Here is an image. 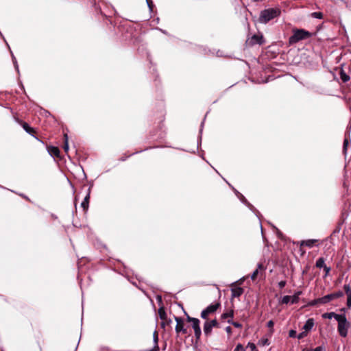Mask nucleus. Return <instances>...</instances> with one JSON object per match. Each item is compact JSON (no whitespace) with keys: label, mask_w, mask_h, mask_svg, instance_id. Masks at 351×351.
Returning a JSON list of instances; mask_svg holds the SVG:
<instances>
[{"label":"nucleus","mask_w":351,"mask_h":351,"mask_svg":"<svg viewBox=\"0 0 351 351\" xmlns=\"http://www.w3.org/2000/svg\"><path fill=\"white\" fill-rule=\"evenodd\" d=\"M262 344L263 346H265V345H269V341L267 339H262Z\"/></svg>","instance_id":"79ce46f5"},{"label":"nucleus","mask_w":351,"mask_h":351,"mask_svg":"<svg viewBox=\"0 0 351 351\" xmlns=\"http://www.w3.org/2000/svg\"><path fill=\"white\" fill-rule=\"evenodd\" d=\"M280 13V9L277 8L265 9L261 11L258 21L261 23H267L269 21L279 16Z\"/></svg>","instance_id":"f03ea898"},{"label":"nucleus","mask_w":351,"mask_h":351,"mask_svg":"<svg viewBox=\"0 0 351 351\" xmlns=\"http://www.w3.org/2000/svg\"><path fill=\"white\" fill-rule=\"evenodd\" d=\"M64 145H63V149L64 150L65 152H68L69 151V143H68V135L66 134H64Z\"/></svg>","instance_id":"5701e85b"},{"label":"nucleus","mask_w":351,"mask_h":351,"mask_svg":"<svg viewBox=\"0 0 351 351\" xmlns=\"http://www.w3.org/2000/svg\"><path fill=\"white\" fill-rule=\"evenodd\" d=\"M291 301V296L285 295L282 298L281 300L282 304H288Z\"/></svg>","instance_id":"c85d7f7f"},{"label":"nucleus","mask_w":351,"mask_h":351,"mask_svg":"<svg viewBox=\"0 0 351 351\" xmlns=\"http://www.w3.org/2000/svg\"><path fill=\"white\" fill-rule=\"evenodd\" d=\"M303 351H324V348L322 346H318L315 348L314 350L305 348L303 350Z\"/></svg>","instance_id":"473e14b6"},{"label":"nucleus","mask_w":351,"mask_h":351,"mask_svg":"<svg viewBox=\"0 0 351 351\" xmlns=\"http://www.w3.org/2000/svg\"><path fill=\"white\" fill-rule=\"evenodd\" d=\"M343 289L347 295V306L351 307V288L349 285H344Z\"/></svg>","instance_id":"9d476101"},{"label":"nucleus","mask_w":351,"mask_h":351,"mask_svg":"<svg viewBox=\"0 0 351 351\" xmlns=\"http://www.w3.org/2000/svg\"><path fill=\"white\" fill-rule=\"evenodd\" d=\"M312 17L322 19L324 17V14L321 12H315L311 14Z\"/></svg>","instance_id":"393cba45"},{"label":"nucleus","mask_w":351,"mask_h":351,"mask_svg":"<svg viewBox=\"0 0 351 351\" xmlns=\"http://www.w3.org/2000/svg\"><path fill=\"white\" fill-rule=\"evenodd\" d=\"M307 335H308V332L304 330V331L299 333V335L297 336V337L298 339H302L306 337L307 336Z\"/></svg>","instance_id":"7c9ffc66"},{"label":"nucleus","mask_w":351,"mask_h":351,"mask_svg":"<svg viewBox=\"0 0 351 351\" xmlns=\"http://www.w3.org/2000/svg\"><path fill=\"white\" fill-rule=\"evenodd\" d=\"M265 269V267L263 266V265L262 263H259L258 265V267L257 269L252 273V276H251V279L252 280H255L257 278V276L258 274V271L259 270H264Z\"/></svg>","instance_id":"2eb2a0df"},{"label":"nucleus","mask_w":351,"mask_h":351,"mask_svg":"<svg viewBox=\"0 0 351 351\" xmlns=\"http://www.w3.org/2000/svg\"><path fill=\"white\" fill-rule=\"evenodd\" d=\"M221 307L219 302H215L208 306L201 313V317L205 320L208 319V317L211 314H214Z\"/></svg>","instance_id":"39448f33"},{"label":"nucleus","mask_w":351,"mask_h":351,"mask_svg":"<svg viewBox=\"0 0 351 351\" xmlns=\"http://www.w3.org/2000/svg\"><path fill=\"white\" fill-rule=\"evenodd\" d=\"M319 242V240L317 239H308V240H303L301 241L300 247V249L303 246L308 247V248L313 247L314 245H317V243Z\"/></svg>","instance_id":"0eeeda50"},{"label":"nucleus","mask_w":351,"mask_h":351,"mask_svg":"<svg viewBox=\"0 0 351 351\" xmlns=\"http://www.w3.org/2000/svg\"><path fill=\"white\" fill-rule=\"evenodd\" d=\"M89 199H90V195L87 194L86 196L84 197L83 202L81 204V206L83 208L84 211H86L88 208Z\"/></svg>","instance_id":"dca6fc26"},{"label":"nucleus","mask_w":351,"mask_h":351,"mask_svg":"<svg viewBox=\"0 0 351 351\" xmlns=\"http://www.w3.org/2000/svg\"><path fill=\"white\" fill-rule=\"evenodd\" d=\"M147 4H148L149 7V8H151V7H152V0H148V1H147Z\"/></svg>","instance_id":"c03bdc74"},{"label":"nucleus","mask_w":351,"mask_h":351,"mask_svg":"<svg viewBox=\"0 0 351 351\" xmlns=\"http://www.w3.org/2000/svg\"><path fill=\"white\" fill-rule=\"evenodd\" d=\"M232 326H234L235 328H242V324L237 322H234V323H232Z\"/></svg>","instance_id":"a19ab883"},{"label":"nucleus","mask_w":351,"mask_h":351,"mask_svg":"<svg viewBox=\"0 0 351 351\" xmlns=\"http://www.w3.org/2000/svg\"><path fill=\"white\" fill-rule=\"evenodd\" d=\"M171 323V320L170 319H167V320L162 321L160 324L162 328H165L166 325H170Z\"/></svg>","instance_id":"c756f323"},{"label":"nucleus","mask_w":351,"mask_h":351,"mask_svg":"<svg viewBox=\"0 0 351 351\" xmlns=\"http://www.w3.org/2000/svg\"><path fill=\"white\" fill-rule=\"evenodd\" d=\"M325 271V276H328L330 271V267H327L326 265L323 268Z\"/></svg>","instance_id":"4c0bfd02"},{"label":"nucleus","mask_w":351,"mask_h":351,"mask_svg":"<svg viewBox=\"0 0 351 351\" xmlns=\"http://www.w3.org/2000/svg\"><path fill=\"white\" fill-rule=\"evenodd\" d=\"M19 123L28 134L34 136V134L36 133L35 130L30 127L27 123L21 121H19Z\"/></svg>","instance_id":"9b49d317"},{"label":"nucleus","mask_w":351,"mask_h":351,"mask_svg":"<svg viewBox=\"0 0 351 351\" xmlns=\"http://www.w3.org/2000/svg\"><path fill=\"white\" fill-rule=\"evenodd\" d=\"M186 315V322L192 323V328L194 330L195 337L197 341L199 340L201 335H202V331L200 328V322L197 318L192 317L189 316L187 313Z\"/></svg>","instance_id":"20e7f679"},{"label":"nucleus","mask_w":351,"mask_h":351,"mask_svg":"<svg viewBox=\"0 0 351 351\" xmlns=\"http://www.w3.org/2000/svg\"><path fill=\"white\" fill-rule=\"evenodd\" d=\"M253 1L256 2V1H259L260 0H253Z\"/></svg>","instance_id":"49530a36"},{"label":"nucleus","mask_w":351,"mask_h":351,"mask_svg":"<svg viewBox=\"0 0 351 351\" xmlns=\"http://www.w3.org/2000/svg\"><path fill=\"white\" fill-rule=\"evenodd\" d=\"M338 326L337 330L340 335V336L343 337H346L348 334V328L350 326V323L348 322L346 317L345 315H342L341 317H338Z\"/></svg>","instance_id":"7ed1b4c3"},{"label":"nucleus","mask_w":351,"mask_h":351,"mask_svg":"<svg viewBox=\"0 0 351 351\" xmlns=\"http://www.w3.org/2000/svg\"><path fill=\"white\" fill-rule=\"evenodd\" d=\"M231 292L232 298H238L243 293L244 289L241 287H235L231 289Z\"/></svg>","instance_id":"f8f14e48"},{"label":"nucleus","mask_w":351,"mask_h":351,"mask_svg":"<svg viewBox=\"0 0 351 351\" xmlns=\"http://www.w3.org/2000/svg\"><path fill=\"white\" fill-rule=\"evenodd\" d=\"M289 336L291 338H295L297 337V332L295 330H291L289 332Z\"/></svg>","instance_id":"72a5a7b5"},{"label":"nucleus","mask_w":351,"mask_h":351,"mask_svg":"<svg viewBox=\"0 0 351 351\" xmlns=\"http://www.w3.org/2000/svg\"><path fill=\"white\" fill-rule=\"evenodd\" d=\"M267 326L268 328L272 329L274 326V322L272 320H270L267 322Z\"/></svg>","instance_id":"58836bf2"},{"label":"nucleus","mask_w":351,"mask_h":351,"mask_svg":"<svg viewBox=\"0 0 351 351\" xmlns=\"http://www.w3.org/2000/svg\"><path fill=\"white\" fill-rule=\"evenodd\" d=\"M326 304L335 300L332 293L324 296Z\"/></svg>","instance_id":"cd10ccee"},{"label":"nucleus","mask_w":351,"mask_h":351,"mask_svg":"<svg viewBox=\"0 0 351 351\" xmlns=\"http://www.w3.org/2000/svg\"><path fill=\"white\" fill-rule=\"evenodd\" d=\"M213 327L206 321L204 324V332L206 336H209L212 332Z\"/></svg>","instance_id":"f3484780"},{"label":"nucleus","mask_w":351,"mask_h":351,"mask_svg":"<svg viewBox=\"0 0 351 351\" xmlns=\"http://www.w3.org/2000/svg\"><path fill=\"white\" fill-rule=\"evenodd\" d=\"M302 291H298L293 296H291V302L292 304H297L299 302V297Z\"/></svg>","instance_id":"aec40b11"},{"label":"nucleus","mask_w":351,"mask_h":351,"mask_svg":"<svg viewBox=\"0 0 351 351\" xmlns=\"http://www.w3.org/2000/svg\"><path fill=\"white\" fill-rule=\"evenodd\" d=\"M339 75L343 82H347L350 80V76L343 69L340 71Z\"/></svg>","instance_id":"6ab92c4d"},{"label":"nucleus","mask_w":351,"mask_h":351,"mask_svg":"<svg viewBox=\"0 0 351 351\" xmlns=\"http://www.w3.org/2000/svg\"><path fill=\"white\" fill-rule=\"evenodd\" d=\"M247 346L251 349L252 351H258L256 346L254 343H248Z\"/></svg>","instance_id":"2f4dec72"},{"label":"nucleus","mask_w":351,"mask_h":351,"mask_svg":"<svg viewBox=\"0 0 351 351\" xmlns=\"http://www.w3.org/2000/svg\"><path fill=\"white\" fill-rule=\"evenodd\" d=\"M317 302L318 304H326L324 297L317 298Z\"/></svg>","instance_id":"ea45409f"},{"label":"nucleus","mask_w":351,"mask_h":351,"mask_svg":"<svg viewBox=\"0 0 351 351\" xmlns=\"http://www.w3.org/2000/svg\"><path fill=\"white\" fill-rule=\"evenodd\" d=\"M158 315L161 320L165 321L167 320V316L165 312V308L163 306L160 307L158 309Z\"/></svg>","instance_id":"a211bd4d"},{"label":"nucleus","mask_w":351,"mask_h":351,"mask_svg":"<svg viewBox=\"0 0 351 351\" xmlns=\"http://www.w3.org/2000/svg\"><path fill=\"white\" fill-rule=\"evenodd\" d=\"M234 316V311L233 310H230L229 312H227V313H223L221 317L222 319H226L228 317H230V318H232Z\"/></svg>","instance_id":"4be33fe9"},{"label":"nucleus","mask_w":351,"mask_h":351,"mask_svg":"<svg viewBox=\"0 0 351 351\" xmlns=\"http://www.w3.org/2000/svg\"><path fill=\"white\" fill-rule=\"evenodd\" d=\"M318 304L317 302V299L315 300H313L312 301H310L308 303V306H315Z\"/></svg>","instance_id":"e433bc0d"},{"label":"nucleus","mask_w":351,"mask_h":351,"mask_svg":"<svg viewBox=\"0 0 351 351\" xmlns=\"http://www.w3.org/2000/svg\"><path fill=\"white\" fill-rule=\"evenodd\" d=\"M228 323H229V324H232V323H234V321H232V319H228Z\"/></svg>","instance_id":"a18cd8bd"},{"label":"nucleus","mask_w":351,"mask_h":351,"mask_svg":"<svg viewBox=\"0 0 351 351\" xmlns=\"http://www.w3.org/2000/svg\"><path fill=\"white\" fill-rule=\"evenodd\" d=\"M226 331L227 332V333L228 335H231L232 334V328L230 326H227L226 328Z\"/></svg>","instance_id":"37998d69"},{"label":"nucleus","mask_w":351,"mask_h":351,"mask_svg":"<svg viewBox=\"0 0 351 351\" xmlns=\"http://www.w3.org/2000/svg\"><path fill=\"white\" fill-rule=\"evenodd\" d=\"M324 261H325L323 257L319 258L316 261V267L318 268H324L326 266Z\"/></svg>","instance_id":"412c9836"},{"label":"nucleus","mask_w":351,"mask_h":351,"mask_svg":"<svg viewBox=\"0 0 351 351\" xmlns=\"http://www.w3.org/2000/svg\"><path fill=\"white\" fill-rule=\"evenodd\" d=\"M263 36L262 35L254 34L251 37L250 43L251 45H262L263 43Z\"/></svg>","instance_id":"6e6552de"},{"label":"nucleus","mask_w":351,"mask_h":351,"mask_svg":"<svg viewBox=\"0 0 351 351\" xmlns=\"http://www.w3.org/2000/svg\"><path fill=\"white\" fill-rule=\"evenodd\" d=\"M350 143V141L349 140L346 138L343 141V152L344 153V154H346V152H347V149H348V146Z\"/></svg>","instance_id":"a878e982"},{"label":"nucleus","mask_w":351,"mask_h":351,"mask_svg":"<svg viewBox=\"0 0 351 351\" xmlns=\"http://www.w3.org/2000/svg\"><path fill=\"white\" fill-rule=\"evenodd\" d=\"M174 319L177 323L176 326V332L178 335L180 333L187 334V329L184 327V322L182 317L174 316Z\"/></svg>","instance_id":"423d86ee"},{"label":"nucleus","mask_w":351,"mask_h":351,"mask_svg":"<svg viewBox=\"0 0 351 351\" xmlns=\"http://www.w3.org/2000/svg\"><path fill=\"white\" fill-rule=\"evenodd\" d=\"M312 33L304 29H293V34L289 39V43L293 45L299 41L306 40L312 36Z\"/></svg>","instance_id":"f257e3e1"},{"label":"nucleus","mask_w":351,"mask_h":351,"mask_svg":"<svg viewBox=\"0 0 351 351\" xmlns=\"http://www.w3.org/2000/svg\"><path fill=\"white\" fill-rule=\"evenodd\" d=\"M342 315L337 314L334 312L330 313H325L322 315V317L324 319H331L332 317H334L336 320H337L338 317H341Z\"/></svg>","instance_id":"4468645a"},{"label":"nucleus","mask_w":351,"mask_h":351,"mask_svg":"<svg viewBox=\"0 0 351 351\" xmlns=\"http://www.w3.org/2000/svg\"><path fill=\"white\" fill-rule=\"evenodd\" d=\"M207 323H208L211 327L219 328V323L216 319L208 321V319L206 320Z\"/></svg>","instance_id":"b1692460"},{"label":"nucleus","mask_w":351,"mask_h":351,"mask_svg":"<svg viewBox=\"0 0 351 351\" xmlns=\"http://www.w3.org/2000/svg\"><path fill=\"white\" fill-rule=\"evenodd\" d=\"M334 299L339 298L343 296V293L341 291H339L332 293Z\"/></svg>","instance_id":"bb28decb"},{"label":"nucleus","mask_w":351,"mask_h":351,"mask_svg":"<svg viewBox=\"0 0 351 351\" xmlns=\"http://www.w3.org/2000/svg\"><path fill=\"white\" fill-rule=\"evenodd\" d=\"M234 351H245V350L243 346L241 343H239L238 345H237Z\"/></svg>","instance_id":"f704fd0d"},{"label":"nucleus","mask_w":351,"mask_h":351,"mask_svg":"<svg viewBox=\"0 0 351 351\" xmlns=\"http://www.w3.org/2000/svg\"><path fill=\"white\" fill-rule=\"evenodd\" d=\"M286 284H287V282L285 280H282L278 282V286H279L280 289H283L285 287Z\"/></svg>","instance_id":"c9c22d12"},{"label":"nucleus","mask_w":351,"mask_h":351,"mask_svg":"<svg viewBox=\"0 0 351 351\" xmlns=\"http://www.w3.org/2000/svg\"><path fill=\"white\" fill-rule=\"evenodd\" d=\"M47 151L51 156L60 158V152L58 147L47 146Z\"/></svg>","instance_id":"1a4fd4ad"},{"label":"nucleus","mask_w":351,"mask_h":351,"mask_svg":"<svg viewBox=\"0 0 351 351\" xmlns=\"http://www.w3.org/2000/svg\"><path fill=\"white\" fill-rule=\"evenodd\" d=\"M314 326V319L313 318L308 319L303 326V329L307 332L312 329Z\"/></svg>","instance_id":"ddd939ff"}]
</instances>
